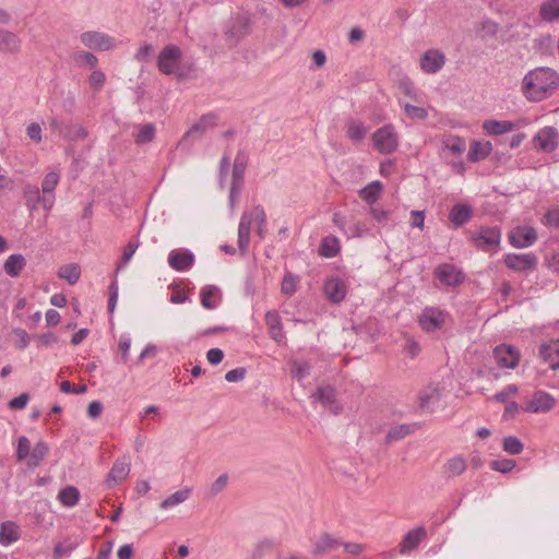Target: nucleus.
<instances>
[{
    "mask_svg": "<svg viewBox=\"0 0 559 559\" xmlns=\"http://www.w3.org/2000/svg\"><path fill=\"white\" fill-rule=\"evenodd\" d=\"M324 294L333 304L342 302L347 294L345 282L340 277H332L325 281L323 285Z\"/></svg>",
    "mask_w": 559,
    "mask_h": 559,
    "instance_id": "aec40b11",
    "label": "nucleus"
},
{
    "mask_svg": "<svg viewBox=\"0 0 559 559\" xmlns=\"http://www.w3.org/2000/svg\"><path fill=\"white\" fill-rule=\"evenodd\" d=\"M58 499L63 507L73 508L80 501V491L74 486H67L59 491Z\"/></svg>",
    "mask_w": 559,
    "mask_h": 559,
    "instance_id": "c9c22d12",
    "label": "nucleus"
},
{
    "mask_svg": "<svg viewBox=\"0 0 559 559\" xmlns=\"http://www.w3.org/2000/svg\"><path fill=\"white\" fill-rule=\"evenodd\" d=\"M367 132V127L360 121L352 119L346 123V135L355 143L361 142L366 138Z\"/></svg>",
    "mask_w": 559,
    "mask_h": 559,
    "instance_id": "473e14b6",
    "label": "nucleus"
},
{
    "mask_svg": "<svg viewBox=\"0 0 559 559\" xmlns=\"http://www.w3.org/2000/svg\"><path fill=\"white\" fill-rule=\"evenodd\" d=\"M516 466V462L512 459L492 460L490 468L502 474L511 472Z\"/></svg>",
    "mask_w": 559,
    "mask_h": 559,
    "instance_id": "3c124183",
    "label": "nucleus"
},
{
    "mask_svg": "<svg viewBox=\"0 0 559 559\" xmlns=\"http://www.w3.org/2000/svg\"><path fill=\"white\" fill-rule=\"evenodd\" d=\"M417 427H418L417 424L397 425L388 431V433L385 436V442L391 443L393 441L401 440V439L405 438L406 436L413 433Z\"/></svg>",
    "mask_w": 559,
    "mask_h": 559,
    "instance_id": "f704fd0d",
    "label": "nucleus"
},
{
    "mask_svg": "<svg viewBox=\"0 0 559 559\" xmlns=\"http://www.w3.org/2000/svg\"><path fill=\"white\" fill-rule=\"evenodd\" d=\"M403 109L411 119L425 120L428 117V111L424 107L406 103L403 105Z\"/></svg>",
    "mask_w": 559,
    "mask_h": 559,
    "instance_id": "6e6d98bb",
    "label": "nucleus"
},
{
    "mask_svg": "<svg viewBox=\"0 0 559 559\" xmlns=\"http://www.w3.org/2000/svg\"><path fill=\"white\" fill-rule=\"evenodd\" d=\"M190 492V488H185L171 493L159 503L160 509H168L185 502L189 498Z\"/></svg>",
    "mask_w": 559,
    "mask_h": 559,
    "instance_id": "79ce46f5",
    "label": "nucleus"
},
{
    "mask_svg": "<svg viewBox=\"0 0 559 559\" xmlns=\"http://www.w3.org/2000/svg\"><path fill=\"white\" fill-rule=\"evenodd\" d=\"M399 88L408 97L416 99V88L408 76H403L399 81Z\"/></svg>",
    "mask_w": 559,
    "mask_h": 559,
    "instance_id": "0e129e2a",
    "label": "nucleus"
},
{
    "mask_svg": "<svg viewBox=\"0 0 559 559\" xmlns=\"http://www.w3.org/2000/svg\"><path fill=\"white\" fill-rule=\"evenodd\" d=\"M439 399V391L437 389H430L429 391L421 392L418 395V405L424 409L427 408L431 403L438 402Z\"/></svg>",
    "mask_w": 559,
    "mask_h": 559,
    "instance_id": "8fccbe9b",
    "label": "nucleus"
},
{
    "mask_svg": "<svg viewBox=\"0 0 559 559\" xmlns=\"http://www.w3.org/2000/svg\"><path fill=\"white\" fill-rule=\"evenodd\" d=\"M445 467L452 475L459 476L466 469V462L462 456H455L447 462Z\"/></svg>",
    "mask_w": 559,
    "mask_h": 559,
    "instance_id": "864d4df0",
    "label": "nucleus"
},
{
    "mask_svg": "<svg viewBox=\"0 0 559 559\" xmlns=\"http://www.w3.org/2000/svg\"><path fill=\"white\" fill-rule=\"evenodd\" d=\"M445 64V56L437 49L427 50L420 58V69L427 74L438 73Z\"/></svg>",
    "mask_w": 559,
    "mask_h": 559,
    "instance_id": "f3484780",
    "label": "nucleus"
},
{
    "mask_svg": "<svg viewBox=\"0 0 559 559\" xmlns=\"http://www.w3.org/2000/svg\"><path fill=\"white\" fill-rule=\"evenodd\" d=\"M537 231L533 226H518L509 233V242L518 249L528 248L537 240Z\"/></svg>",
    "mask_w": 559,
    "mask_h": 559,
    "instance_id": "f8f14e48",
    "label": "nucleus"
},
{
    "mask_svg": "<svg viewBox=\"0 0 559 559\" xmlns=\"http://www.w3.org/2000/svg\"><path fill=\"white\" fill-rule=\"evenodd\" d=\"M80 40L86 48L99 51H107L116 46L114 37L96 31L83 32L80 35Z\"/></svg>",
    "mask_w": 559,
    "mask_h": 559,
    "instance_id": "1a4fd4ad",
    "label": "nucleus"
},
{
    "mask_svg": "<svg viewBox=\"0 0 559 559\" xmlns=\"http://www.w3.org/2000/svg\"><path fill=\"white\" fill-rule=\"evenodd\" d=\"M427 532L424 526H419L417 528L408 531L403 537L400 546L401 554H406L412 551L418 547L423 538L426 536Z\"/></svg>",
    "mask_w": 559,
    "mask_h": 559,
    "instance_id": "5701e85b",
    "label": "nucleus"
},
{
    "mask_svg": "<svg viewBox=\"0 0 559 559\" xmlns=\"http://www.w3.org/2000/svg\"><path fill=\"white\" fill-rule=\"evenodd\" d=\"M502 449L511 455H518L523 452L524 444L518 437L508 436L503 438Z\"/></svg>",
    "mask_w": 559,
    "mask_h": 559,
    "instance_id": "c03bdc74",
    "label": "nucleus"
},
{
    "mask_svg": "<svg viewBox=\"0 0 559 559\" xmlns=\"http://www.w3.org/2000/svg\"><path fill=\"white\" fill-rule=\"evenodd\" d=\"M247 369L245 367H238L226 372L225 380L227 382H238L245 379Z\"/></svg>",
    "mask_w": 559,
    "mask_h": 559,
    "instance_id": "69168bd1",
    "label": "nucleus"
},
{
    "mask_svg": "<svg viewBox=\"0 0 559 559\" xmlns=\"http://www.w3.org/2000/svg\"><path fill=\"white\" fill-rule=\"evenodd\" d=\"M23 195L31 212L37 211L39 205L49 212L55 204V195H45L44 193L41 195L39 188L35 185H26L23 189Z\"/></svg>",
    "mask_w": 559,
    "mask_h": 559,
    "instance_id": "6e6552de",
    "label": "nucleus"
},
{
    "mask_svg": "<svg viewBox=\"0 0 559 559\" xmlns=\"http://www.w3.org/2000/svg\"><path fill=\"white\" fill-rule=\"evenodd\" d=\"M519 391L515 384H509L495 395V401L506 403L510 395L516 394Z\"/></svg>",
    "mask_w": 559,
    "mask_h": 559,
    "instance_id": "774afa93",
    "label": "nucleus"
},
{
    "mask_svg": "<svg viewBox=\"0 0 559 559\" xmlns=\"http://www.w3.org/2000/svg\"><path fill=\"white\" fill-rule=\"evenodd\" d=\"M130 466L124 461H116L108 473L106 483L109 487L122 481L129 474Z\"/></svg>",
    "mask_w": 559,
    "mask_h": 559,
    "instance_id": "7c9ffc66",
    "label": "nucleus"
},
{
    "mask_svg": "<svg viewBox=\"0 0 559 559\" xmlns=\"http://www.w3.org/2000/svg\"><path fill=\"white\" fill-rule=\"evenodd\" d=\"M433 275L435 278L447 287H457L462 285L466 278L465 273L452 263L439 264L435 269Z\"/></svg>",
    "mask_w": 559,
    "mask_h": 559,
    "instance_id": "0eeeda50",
    "label": "nucleus"
},
{
    "mask_svg": "<svg viewBox=\"0 0 559 559\" xmlns=\"http://www.w3.org/2000/svg\"><path fill=\"white\" fill-rule=\"evenodd\" d=\"M311 366L307 361H293L292 374L298 380L306 379L310 374Z\"/></svg>",
    "mask_w": 559,
    "mask_h": 559,
    "instance_id": "603ef678",
    "label": "nucleus"
},
{
    "mask_svg": "<svg viewBox=\"0 0 559 559\" xmlns=\"http://www.w3.org/2000/svg\"><path fill=\"white\" fill-rule=\"evenodd\" d=\"M257 223V235L264 239L266 235V213L261 204L253 207L252 211H243L238 225V249L241 254L248 252L250 243L251 226Z\"/></svg>",
    "mask_w": 559,
    "mask_h": 559,
    "instance_id": "f03ea898",
    "label": "nucleus"
},
{
    "mask_svg": "<svg viewBox=\"0 0 559 559\" xmlns=\"http://www.w3.org/2000/svg\"><path fill=\"white\" fill-rule=\"evenodd\" d=\"M31 453V442L27 437L22 436L19 438L17 441V449H16V459L17 461H23L28 457Z\"/></svg>",
    "mask_w": 559,
    "mask_h": 559,
    "instance_id": "680f3d73",
    "label": "nucleus"
},
{
    "mask_svg": "<svg viewBox=\"0 0 559 559\" xmlns=\"http://www.w3.org/2000/svg\"><path fill=\"white\" fill-rule=\"evenodd\" d=\"M492 151V144L489 141L479 142L473 141L467 153V159L471 163H477L489 156Z\"/></svg>",
    "mask_w": 559,
    "mask_h": 559,
    "instance_id": "bb28decb",
    "label": "nucleus"
},
{
    "mask_svg": "<svg viewBox=\"0 0 559 559\" xmlns=\"http://www.w3.org/2000/svg\"><path fill=\"white\" fill-rule=\"evenodd\" d=\"M169 289L173 290V294L169 298L171 304L179 305L189 300V294L181 287V283L173 282L169 285Z\"/></svg>",
    "mask_w": 559,
    "mask_h": 559,
    "instance_id": "de8ad7c7",
    "label": "nucleus"
},
{
    "mask_svg": "<svg viewBox=\"0 0 559 559\" xmlns=\"http://www.w3.org/2000/svg\"><path fill=\"white\" fill-rule=\"evenodd\" d=\"M542 223L547 227L559 229V206L549 209L544 214Z\"/></svg>",
    "mask_w": 559,
    "mask_h": 559,
    "instance_id": "13d9d810",
    "label": "nucleus"
},
{
    "mask_svg": "<svg viewBox=\"0 0 559 559\" xmlns=\"http://www.w3.org/2000/svg\"><path fill=\"white\" fill-rule=\"evenodd\" d=\"M59 174L56 171L48 173L41 181V190L45 195H55L53 191L59 182Z\"/></svg>",
    "mask_w": 559,
    "mask_h": 559,
    "instance_id": "49530a36",
    "label": "nucleus"
},
{
    "mask_svg": "<svg viewBox=\"0 0 559 559\" xmlns=\"http://www.w3.org/2000/svg\"><path fill=\"white\" fill-rule=\"evenodd\" d=\"M343 544L341 538L333 536L330 533H322L319 538L312 544L311 554L314 557H322L331 551L336 550Z\"/></svg>",
    "mask_w": 559,
    "mask_h": 559,
    "instance_id": "a211bd4d",
    "label": "nucleus"
},
{
    "mask_svg": "<svg viewBox=\"0 0 559 559\" xmlns=\"http://www.w3.org/2000/svg\"><path fill=\"white\" fill-rule=\"evenodd\" d=\"M219 292L215 285H205L200 293L201 305L206 310H213L216 308V304L211 301V298Z\"/></svg>",
    "mask_w": 559,
    "mask_h": 559,
    "instance_id": "37998d69",
    "label": "nucleus"
},
{
    "mask_svg": "<svg viewBox=\"0 0 559 559\" xmlns=\"http://www.w3.org/2000/svg\"><path fill=\"white\" fill-rule=\"evenodd\" d=\"M298 276L293 273H286L282 281L281 292L286 296H292L296 293Z\"/></svg>",
    "mask_w": 559,
    "mask_h": 559,
    "instance_id": "09e8293b",
    "label": "nucleus"
},
{
    "mask_svg": "<svg viewBox=\"0 0 559 559\" xmlns=\"http://www.w3.org/2000/svg\"><path fill=\"white\" fill-rule=\"evenodd\" d=\"M73 59L76 62H82L87 66L90 69L96 68L98 63V58L90 51H78L73 53Z\"/></svg>",
    "mask_w": 559,
    "mask_h": 559,
    "instance_id": "5fc2aeb1",
    "label": "nucleus"
},
{
    "mask_svg": "<svg viewBox=\"0 0 559 559\" xmlns=\"http://www.w3.org/2000/svg\"><path fill=\"white\" fill-rule=\"evenodd\" d=\"M555 355L559 356V341L543 343L539 346L538 356L544 361H550Z\"/></svg>",
    "mask_w": 559,
    "mask_h": 559,
    "instance_id": "a18cd8bd",
    "label": "nucleus"
},
{
    "mask_svg": "<svg viewBox=\"0 0 559 559\" xmlns=\"http://www.w3.org/2000/svg\"><path fill=\"white\" fill-rule=\"evenodd\" d=\"M181 58L182 51L178 46L167 45L157 56V68L163 74H175L179 80H182L183 72L180 71Z\"/></svg>",
    "mask_w": 559,
    "mask_h": 559,
    "instance_id": "20e7f679",
    "label": "nucleus"
},
{
    "mask_svg": "<svg viewBox=\"0 0 559 559\" xmlns=\"http://www.w3.org/2000/svg\"><path fill=\"white\" fill-rule=\"evenodd\" d=\"M473 216V207L466 203H455L449 211V221L455 228L464 226Z\"/></svg>",
    "mask_w": 559,
    "mask_h": 559,
    "instance_id": "412c9836",
    "label": "nucleus"
},
{
    "mask_svg": "<svg viewBox=\"0 0 559 559\" xmlns=\"http://www.w3.org/2000/svg\"><path fill=\"white\" fill-rule=\"evenodd\" d=\"M340 251L338 239L336 237H325L321 240L319 253L324 258H334Z\"/></svg>",
    "mask_w": 559,
    "mask_h": 559,
    "instance_id": "a19ab883",
    "label": "nucleus"
},
{
    "mask_svg": "<svg viewBox=\"0 0 559 559\" xmlns=\"http://www.w3.org/2000/svg\"><path fill=\"white\" fill-rule=\"evenodd\" d=\"M498 29H499L498 23H496L492 20H485L481 22L480 38L481 39H487L489 37L493 38L497 36Z\"/></svg>",
    "mask_w": 559,
    "mask_h": 559,
    "instance_id": "4d7b16f0",
    "label": "nucleus"
},
{
    "mask_svg": "<svg viewBox=\"0 0 559 559\" xmlns=\"http://www.w3.org/2000/svg\"><path fill=\"white\" fill-rule=\"evenodd\" d=\"M249 155L246 151L239 150L233 164L231 183L242 186L243 176L248 165Z\"/></svg>",
    "mask_w": 559,
    "mask_h": 559,
    "instance_id": "393cba45",
    "label": "nucleus"
},
{
    "mask_svg": "<svg viewBox=\"0 0 559 559\" xmlns=\"http://www.w3.org/2000/svg\"><path fill=\"white\" fill-rule=\"evenodd\" d=\"M374 148L384 155L392 154L399 147V136L393 124H384L372 134Z\"/></svg>",
    "mask_w": 559,
    "mask_h": 559,
    "instance_id": "39448f33",
    "label": "nucleus"
},
{
    "mask_svg": "<svg viewBox=\"0 0 559 559\" xmlns=\"http://www.w3.org/2000/svg\"><path fill=\"white\" fill-rule=\"evenodd\" d=\"M21 537L19 525L13 521H4L0 524V545L7 547L17 542Z\"/></svg>",
    "mask_w": 559,
    "mask_h": 559,
    "instance_id": "b1692460",
    "label": "nucleus"
},
{
    "mask_svg": "<svg viewBox=\"0 0 559 559\" xmlns=\"http://www.w3.org/2000/svg\"><path fill=\"white\" fill-rule=\"evenodd\" d=\"M250 24L247 15L238 14L231 17L225 28L226 38L239 41L250 33Z\"/></svg>",
    "mask_w": 559,
    "mask_h": 559,
    "instance_id": "4468645a",
    "label": "nucleus"
},
{
    "mask_svg": "<svg viewBox=\"0 0 559 559\" xmlns=\"http://www.w3.org/2000/svg\"><path fill=\"white\" fill-rule=\"evenodd\" d=\"M556 401L551 394L545 391H536L527 403L522 406L526 413H546L554 408Z\"/></svg>",
    "mask_w": 559,
    "mask_h": 559,
    "instance_id": "2eb2a0df",
    "label": "nucleus"
},
{
    "mask_svg": "<svg viewBox=\"0 0 559 559\" xmlns=\"http://www.w3.org/2000/svg\"><path fill=\"white\" fill-rule=\"evenodd\" d=\"M194 254L188 250H171L168 254V264L177 272L190 270L194 264Z\"/></svg>",
    "mask_w": 559,
    "mask_h": 559,
    "instance_id": "6ab92c4d",
    "label": "nucleus"
},
{
    "mask_svg": "<svg viewBox=\"0 0 559 559\" xmlns=\"http://www.w3.org/2000/svg\"><path fill=\"white\" fill-rule=\"evenodd\" d=\"M506 266L514 272L534 271L538 260L535 253H507L503 257Z\"/></svg>",
    "mask_w": 559,
    "mask_h": 559,
    "instance_id": "9b49d317",
    "label": "nucleus"
},
{
    "mask_svg": "<svg viewBox=\"0 0 559 559\" xmlns=\"http://www.w3.org/2000/svg\"><path fill=\"white\" fill-rule=\"evenodd\" d=\"M382 190L383 183L380 180H373L364 188H361L358 191V194L365 202L372 205L379 200Z\"/></svg>",
    "mask_w": 559,
    "mask_h": 559,
    "instance_id": "c85d7f7f",
    "label": "nucleus"
},
{
    "mask_svg": "<svg viewBox=\"0 0 559 559\" xmlns=\"http://www.w3.org/2000/svg\"><path fill=\"white\" fill-rule=\"evenodd\" d=\"M559 88V73L549 67L528 71L522 80V93L530 102H542Z\"/></svg>",
    "mask_w": 559,
    "mask_h": 559,
    "instance_id": "f257e3e1",
    "label": "nucleus"
},
{
    "mask_svg": "<svg viewBox=\"0 0 559 559\" xmlns=\"http://www.w3.org/2000/svg\"><path fill=\"white\" fill-rule=\"evenodd\" d=\"M217 120L218 116L213 111L202 115L182 135L178 146L183 150H189L194 141L201 140L209 129L216 126Z\"/></svg>",
    "mask_w": 559,
    "mask_h": 559,
    "instance_id": "7ed1b4c3",
    "label": "nucleus"
},
{
    "mask_svg": "<svg viewBox=\"0 0 559 559\" xmlns=\"http://www.w3.org/2000/svg\"><path fill=\"white\" fill-rule=\"evenodd\" d=\"M515 124L509 120H493L488 119L483 123V129L492 135H501L514 129Z\"/></svg>",
    "mask_w": 559,
    "mask_h": 559,
    "instance_id": "c756f323",
    "label": "nucleus"
},
{
    "mask_svg": "<svg viewBox=\"0 0 559 559\" xmlns=\"http://www.w3.org/2000/svg\"><path fill=\"white\" fill-rule=\"evenodd\" d=\"M25 266V257L21 253H14L8 257L3 264V270L9 276L17 277Z\"/></svg>",
    "mask_w": 559,
    "mask_h": 559,
    "instance_id": "cd10ccee",
    "label": "nucleus"
},
{
    "mask_svg": "<svg viewBox=\"0 0 559 559\" xmlns=\"http://www.w3.org/2000/svg\"><path fill=\"white\" fill-rule=\"evenodd\" d=\"M139 235L136 234L123 248L122 255L120 262L116 266L115 275L124 267V265L131 260V258L134 255L138 247L140 246Z\"/></svg>",
    "mask_w": 559,
    "mask_h": 559,
    "instance_id": "4c0bfd02",
    "label": "nucleus"
},
{
    "mask_svg": "<svg viewBox=\"0 0 559 559\" xmlns=\"http://www.w3.org/2000/svg\"><path fill=\"white\" fill-rule=\"evenodd\" d=\"M106 82V75L102 70H94L88 76V84L95 92H99Z\"/></svg>",
    "mask_w": 559,
    "mask_h": 559,
    "instance_id": "bf43d9fd",
    "label": "nucleus"
},
{
    "mask_svg": "<svg viewBox=\"0 0 559 559\" xmlns=\"http://www.w3.org/2000/svg\"><path fill=\"white\" fill-rule=\"evenodd\" d=\"M265 324L269 328L270 336L276 343H281L285 337L282 319L276 310H269L264 316Z\"/></svg>",
    "mask_w": 559,
    "mask_h": 559,
    "instance_id": "4be33fe9",
    "label": "nucleus"
},
{
    "mask_svg": "<svg viewBox=\"0 0 559 559\" xmlns=\"http://www.w3.org/2000/svg\"><path fill=\"white\" fill-rule=\"evenodd\" d=\"M311 397L324 406H330L336 403V390L332 385L318 386Z\"/></svg>",
    "mask_w": 559,
    "mask_h": 559,
    "instance_id": "72a5a7b5",
    "label": "nucleus"
},
{
    "mask_svg": "<svg viewBox=\"0 0 559 559\" xmlns=\"http://www.w3.org/2000/svg\"><path fill=\"white\" fill-rule=\"evenodd\" d=\"M21 49V40L13 32L0 28V52L17 53Z\"/></svg>",
    "mask_w": 559,
    "mask_h": 559,
    "instance_id": "a878e982",
    "label": "nucleus"
},
{
    "mask_svg": "<svg viewBox=\"0 0 559 559\" xmlns=\"http://www.w3.org/2000/svg\"><path fill=\"white\" fill-rule=\"evenodd\" d=\"M131 347V337L129 334H122L118 343V352L120 353V359L122 362H128L129 350Z\"/></svg>",
    "mask_w": 559,
    "mask_h": 559,
    "instance_id": "052dcab7",
    "label": "nucleus"
},
{
    "mask_svg": "<svg viewBox=\"0 0 559 559\" xmlns=\"http://www.w3.org/2000/svg\"><path fill=\"white\" fill-rule=\"evenodd\" d=\"M49 448L47 443L43 440H39L35 443L32 452L28 455L27 466L28 467H37L45 456L48 454Z\"/></svg>",
    "mask_w": 559,
    "mask_h": 559,
    "instance_id": "e433bc0d",
    "label": "nucleus"
},
{
    "mask_svg": "<svg viewBox=\"0 0 559 559\" xmlns=\"http://www.w3.org/2000/svg\"><path fill=\"white\" fill-rule=\"evenodd\" d=\"M108 294H109L108 311H109V313H114L117 301H118V280H117L116 275H114V278L109 285Z\"/></svg>",
    "mask_w": 559,
    "mask_h": 559,
    "instance_id": "e2e57ef3",
    "label": "nucleus"
},
{
    "mask_svg": "<svg viewBox=\"0 0 559 559\" xmlns=\"http://www.w3.org/2000/svg\"><path fill=\"white\" fill-rule=\"evenodd\" d=\"M471 239L483 251H497L500 248L501 229L498 226H480Z\"/></svg>",
    "mask_w": 559,
    "mask_h": 559,
    "instance_id": "423d86ee",
    "label": "nucleus"
},
{
    "mask_svg": "<svg viewBox=\"0 0 559 559\" xmlns=\"http://www.w3.org/2000/svg\"><path fill=\"white\" fill-rule=\"evenodd\" d=\"M493 357L500 368L514 369L520 361V352L513 345L500 344L493 349Z\"/></svg>",
    "mask_w": 559,
    "mask_h": 559,
    "instance_id": "ddd939ff",
    "label": "nucleus"
},
{
    "mask_svg": "<svg viewBox=\"0 0 559 559\" xmlns=\"http://www.w3.org/2000/svg\"><path fill=\"white\" fill-rule=\"evenodd\" d=\"M58 276L66 280L70 285H74L79 282L81 276V267L76 263H69L62 265L58 271Z\"/></svg>",
    "mask_w": 559,
    "mask_h": 559,
    "instance_id": "58836bf2",
    "label": "nucleus"
},
{
    "mask_svg": "<svg viewBox=\"0 0 559 559\" xmlns=\"http://www.w3.org/2000/svg\"><path fill=\"white\" fill-rule=\"evenodd\" d=\"M228 483V475L226 473L219 475L216 480L211 485L210 492L212 496L218 495L225 489Z\"/></svg>",
    "mask_w": 559,
    "mask_h": 559,
    "instance_id": "338daca9",
    "label": "nucleus"
},
{
    "mask_svg": "<svg viewBox=\"0 0 559 559\" xmlns=\"http://www.w3.org/2000/svg\"><path fill=\"white\" fill-rule=\"evenodd\" d=\"M539 16L547 23L559 20V0H545L539 8Z\"/></svg>",
    "mask_w": 559,
    "mask_h": 559,
    "instance_id": "2f4dec72",
    "label": "nucleus"
},
{
    "mask_svg": "<svg viewBox=\"0 0 559 559\" xmlns=\"http://www.w3.org/2000/svg\"><path fill=\"white\" fill-rule=\"evenodd\" d=\"M558 131L555 127L542 128L533 139L534 146L543 152H554L557 148Z\"/></svg>",
    "mask_w": 559,
    "mask_h": 559,
    "instance_id": "dca6fc26",
    "label": "nucleus"
},
{
    "mask_svg": "<svg viewBox=\"0 0 559 559\" xmlns=\"http://www.w3.org/2000/svg\"><path fill=\"white\" fill-rule=\"evenodd\" d=\"M447 314V311L439 308L426 307L418 318V323L425 332L432 333L442 328Z\"/></svg>",
    "mask_w": 559,
    "mask_h": 559,
    "instance_id": "9d476101",
    "label": "nucleus"
},
{
    "mask_svg": "<svg viewBox=\"0 0 559 559\" xmlns=\"http://www.w3.org/2000/svg\"><path fill=\"white\" fill-rule=\"evenodd\" d=\"M60 134L69 141H79L87 136V131L82 126L64 124L60 128Z\"/></svg>",
    "mask_w": 559,
    "mask_h": 559,
    "instance_id": "ea45409f",
    "label": "nucleus"
}]
</instances>
